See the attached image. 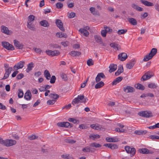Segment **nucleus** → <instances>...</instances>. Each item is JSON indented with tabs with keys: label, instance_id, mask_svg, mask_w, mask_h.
Returning <instances> with one entry per match:
<instances>
[{
	"label": "nucleus",
	"instance_id": "59",
	"mask_svg": "<svg viewBox=\"0 0 159 159\" xmlns=\"http://www.w3.org/2000/svg\"><path fill=\"white\" fill-rule=\"evenodd\" d=\"M50 82L51 84H53L55 83L56 78L55 76L52 75L50 78Z\"/></svg>",
	"mask_w": 159,
	"mask_h": 159
},
{
	"label": "nucleus",
	"instance_id": "48",
	"mask_svg": "<svg viewBox=\"0 0 159 159\" xmlns=\"http://www.w3.org/2000/svg\"><path fill=\"white\" fill-rule=\"evenodd\" d=\"M33 49L36 52L39 54H41V53L43 52V51L40 48L34 47L33 48Z\"/></svg>",
	"mask_w": 159,
	"mask_h": 159
},
{
	"label": "nucleus",
	"instance_id": "61",
	"mask_svg": "<svg viewBox=\"0 0 159 159\" xmlns=\"http://www.w3.org/2000/svg\"><path fill=\"white\" fill-rule=\"evenodd\" d=\"M28 138L30 140H34L37 139L38 138V136L34 135H32L29 136Z\"/></svg>",
	"mask_w": 159,
	"mask_h": 159
},
{
	"label": "nucleus",
	"instance_id": "25",
	"mask_svg": "<svg viewBox=\"0 0 159 159\" xmlns=\"http://www.w3.org/2000/svg\"><path fill=\"white\" fill-rule=\"evenodd\" d=\"M141 2L145 6H152L153 5L152 3L145 0H140Z\"/></svg>",
	"mask_w": 159,
	"mask_h": 159
},
{
	"label": "nucleus",
	"instance_id": "40",
	"mask_svg": "<svg viewBox=\"0 0 159 159\" xmlns=\"http://www.w3.org/2000/svg\"><path fill=\"white\" fill-rule=\"evenodd\" d=\"M68 120L70 122H73L74 124H79L80 122L79 120H76L74 118H69Z\"/></svg>",
	"mask_w": 159,
	"mask_h": 159
},
{
	"label": "nucleus",
	"instance_id": "33",
	"mask_svg": "<svg viewBox=\"0 0 159 159\" xmlns=\"http://www.w3.org/2000/svg\"><path fill=\"white\" fill-rule=\"evenodd\" d=\"M27 27L32 30L34 31L35 30V25L34 24H32L31 23L27 22Z\"/></svg>",
	"mask_w": 159,
	"mask_h": 159
},
{
	"label": "nucleus",
	"instance_id": "26",
	"mask_svg": "<svg viewBox=\"0 0 159 159\" xmlns=\"http://www.w3.org/2000/svg\"><path fill=\"white\" fill-rule=\"evenodd\" d=\"M106 140L109 142H117L118 141L117 138L115 137L110 138L107 137L106 138Z\"/></svg>",
	"mask_w": 159,
	"mask_h": 159
},
{
	"label": "nucleus",
	"instance_id": "39",
	"mask_svg": "<svg viewBox=\"0 0 159 159\" xmlns=\"http://www.w3.org/2000/svg\"><path fill=\"white\" fill-rule=\"evenodd\" d=\"M69 54L73 56H79L81 54V52L78 51H71Z\"/></svg>",
	"mask_w": 159,
	"mask_h": 159
},
{
	"label": "nucleus",
	"instance_id": "37",
	"mask_svg": "<svg viewBox=\"0 0 159 159\" xmlns=\"http://www.w3.org/2000/svg\"><path fill=\"white\" fill-rule=\"evenodd\" d=\"M135 86L136 89H139L143 90L145 89L143 85L139 83H138L135 85Z\"/></svg>",
	"mask_w": 159,
	"mask_h": 159
},
{
	"label": "nucleus",
	"instance_id": "5",
	"mask_svg": "<svg viewBox=\"0 0 159 159\" xmlns=\"http://www.w3.org/2000/svg\"><path fill=\"white\" fill-rule=\"evenodd\" d=\"M138 115L141 116L149 118L152 116V113L150 111H144L139 112Z\"/></svg>",
	"mask_w": 159,
	"mask_h": 159
},
{
	"label": "nucleus",
	"instance_id": "43",
	"mask_svg": "<svg viewBox=\"0 0 159 159\" xmlns=\"http://www.w3.org/2000/svg\"><path fill=\"white\" fill-rule=\"evenodd\" d=\"M100 137V135L98 134H92L89 136L90 139H95L99 138Z\"/></svg>",
	"mask_w": 159,
	"mask_h": 159
},
{
	"label": "nucleus",
	"instance_id": "30",
	"mask_svg": "<svg viewBox=\"0 0 159 159\" xmlns=\"http://www.w3.org/2000/svg\"><path fill=\"white\" fill-rule=\"evenodd\" d=\"M34 67V64L33 62H31L29 64L27 65V68L26 69V71L29 73L31 71Z\"/></svg>",
	"mask_w": 159,
	"mask_h": 159
},
{
	"label": "nucleus",
	"instance_id": "57",
	"mask_svg": "<svg viewBox=\"0 0 159 159\" xmlns=\"http://www.w3.org/2000/svg\"><path fill=\"white\" fill-rule=\"evenodd\" d=\"M149 138L152 140L159 139V136L157 135H151L149 136Z\"/></svg>",
	"mask_w": 159,
	"mask_h": 159
},
{
	"label": "nucleus",
	"instance_id": "20",
	"mask_svg": "<svg viewBox=\"0 0 159 159\" xmlns=\"http://www.w3.org/2000/svg\"><path fill=\"white\" fill-rule=\"evenodd\" d=\"M56 35L57 37L59 38H66L67 37L66 33L62 32H57L56 33Z\"/></svg>",
	"mask_w": 159,
	"mask_h": 159
},
{
	"label": "nucleus",
	"instance_id": "47",
	"mask_svg": "<svg viewBox=\"0 0 159 159\" xmlns=\"http://www.w3.org/2000/svg\"><path fill=\"white\" fill-rule=\"evenodd\" d=\"M18 91L19 92L18 93V97L20 98H22L23 97L24 95L23 91L21 89H19Z\"/></svg>",
	"mask_w": 159,
	"mask_h": 159
},
{
	"label": "nucleus",
	"instance_id": "46",
	"mask_svg": "<svg viewBox=\"0 0 159 159\" xmlns=\"http://www.w3.org/2000/svg\"><path fill=\"white\" fill-rule=\"evenodd\" d=\"M62 79L65 81L68 80V78L66 75L65 73H62L60 75Z\"/></svg>",
	"mask_w": 159,
	"mask_h": 159
},
{
	"label": "nucleus",
	"instance_id": "12",
	"mask_svg": "<svg viewBox=\"0 0 159 159\" xmlns=\"http://www.w3.org/2000/svg\"><path fill=\"white\" fill-rule=\"evenodd\" d=\"M127 55L125 53H120L118 55V59L121 61H125L127 58Z\"/></svg>",
	"mask_w": 159,
	"mask_h": 159
},
{
	"label": "nucleus",
	"instance_id": "22",
	"mask_svg": "<svg viewBox=\"0 0 159 159\" xmlns=\"http://www.w3.org/2000/svg\"><path fill=\"white\" fill-rule=\"evenodd\" d=\"M131 7L133 8L138 11H140L143 10V9L142 8L139 6L138 5L134 3L132 4Z\"/></svg>",
	"mask_w": 159,
	"mask_h": 159
},
{
	"label": "nucleus",
	"instance_id": "14",
	"mask_svg": "<svg viewBox=\"0 0 159 159\" xmlns=\"http://www.w3.org/2000/svg\"><path fill=\"white\" fill-rule=\"evenodd\" d=\"M135 62L136 60L135 59L131 60L130 62L126 64V68L129 69H131L134 66Z\"/></svg>",
	"mask_w": 159,
	"mask_h": 159
},
{
	"label": "nucleus",
	"instance_id": "13",
	"mask_svg": "<svg viewBox=\"0 0 159 159\" xmlns=\"http://www.w3.org/2000/svg\"><path fill=\"white\" fill-rule=\"evenodd\" d=\"M152 75L150 74L149 72H146L141 78V80L142 81H144L150 79Z\"/></svg>",
	"mask_w": 159,
	"mask_h": 159
},
{
	"label": "nucleus",
	"instance_id": "11",
	"mask_svg": "<svg viewBox=\"0 0 159 159\" xmlns=\"http://www.w3.org/2000/svg\"><path fill=\"white\" fill-rule=\"evenodd\" d=\"M106 76L102 72L98 73L95 78V81L96 83H98L101 80V78L102 79L106 78Z\"/></svg>",
	"mask_w": 159,
	"mask_h": 159
},
{
	"label": "nucleus",
	"instance_id": "21",
	"mask_svg": "<svg viewBox=\"0 0 159 159\" xmlns=\"http://www.w3.org/2000/svg\"><path fill=\"white\" fill-rule=\"evenodd\" d=\"M82 150L84 152H92L94 151V149H92L89 146H87L83 148Z\"/></svg>",
	"mask_w": 159,
	"mask_h": 159
},
{
	"label": "nucleus",
	"instance_id": "53",
	"mask_svg": "<svg viewBox=\"0 0 159 159\" xmlns=\"http://www.w3.org/2000/svg\"><path fill=\"white\" fill-rule=\"evenodd\" d=\"M68 17L70 18H72L74 17L75 15V14L74 12H71V13H68Z\"/></svg>",
	"mask_w": 159,
	"mask_h": 159
},
{
	"label": "nucleus",
	"instance_id": "45",
	"mask_svg": "<svg viewBox=\"0 0 159 159\" xmlns=\"http://www.w3.org/2000/svg\"><path fill=\"white\" fill-rule=\"evenodd\" d=\"M34 16L33 15H30L28 17V21L27 22H30L31 23L32 21L34 20Z\"/></svg>",
	"mask_w": 159,
	"mask_h": 159
},
{
	"label": "nucleus",
	"instance_id": "6",
	"mask_svg": "<svg viewBox=\"0 0 159 159\" xmlns=\"http://www.w3.org/2000/svg\"><path fill=\"white\" fill-rule=\"evenodd\" d=\"M25 62L21 61L16 64L13 67L14 70H17L20 69L22 68L24 66Z\"/></svg>",
	"mask_w": 159,
	"mask_h": 159
},
{
	"label": "nucleus",
	"instance_id": "23",
	"mask_svg": "<svg viewBox=\"0 0 159 159\" xmlns=\"http://www.w3.org/2000/svg\"><path fill=\"white\" fill-rule=\"evenodd\" d=\"M110 46L116 50H119L120 49V46L118 44L113 43L110 44Z\"/></svg>",
	"mask_w": 159,
	"mask_h": 159
},
{
	"label": "nucleus",
	"instance_id": "27",
	"mask_svg": "<svg viewBox=\"0 0 159 159\" xmlns=\"http://www.w3.org/2000/svg\"><path fill=\"white\" fill-rule=\"evenodd\" d=\"M124 71L123 67L122 66H119L117 71L115 73V75L116 76H118Z\"/></svg>",
	"mask_w": 159,
	"mask_h": 159
},
{
	"label": "nucleus",
	"instance_id": "58",
	"mask_svg": "<svg viewBox=\"0 0 159 159\" xmlns=\"http://www.w3.org/2000/svg\"><path fill=\"white\" fill-rule=\"evenodd\" d=\"M52 56H57L60 54L58 50H54L52 51Z\"/></svg>",
	"mask_w": 159,
	"mask_h": 159
},
{
	"label": "nucleus",
	"instance_id": "24",
	"mask_svg": "<svg viewBox=\"0 0 159 159\" xmlns=\"http://www.w3.org/2000/svg\"><path fill=\"white\" fill-rule=\"evenodd\" d=\"M129 22L131 25H137V22L136 20L133 18H128Z\"/></svg>",
	"mask_w": 159,
	"mask_h": 159
},
{
	"label": "nucleus",
	"instance_id": "51",
	"mask_svg": "<svg viewBox=\"0 0 159 159\" xmlns=\"http://www.w3.org/2000/svg\"><path fill=\"white\" fill-rule=\"evenodd\" d=\"M118 147V145L115 143H111L110 148L111 149H117Z\"/></svg>",
	"mask_w": 159,
	"mask_h": 159
},
{
	"label": "nucleus",
	"instance_id": "3",
	"mask_svg": "<svg viewBox=\"0 0 159 159\" xmlns=\"http://www.w3.org/2000/svg\"><path fill=\"white\" fill-rule=\"evenodd\" d=\"M2 46L9 50H13L15 49L14 47L11 44H10L8 42H2Z\"/></svg>",
	"mask_w": 159,
	"mask_h": 159
},
{
	"label": "nucleus",
	"instance_id": "2",
	"mask_svg": "<svg viewBox=\"0 0 159 159\" xmlns=\"http://www.w3.org/2000/svg\"><path fill=\"white\" fill-rule=\"evenodd\" d=\"M125 149L126 152L130 154L131 157L133 156L136 152V150L135 148H131L130 146H126L125 147Z\"/></svg>",
	"mask_w": 159,
	"mask_h": 159
},
{
	"label": "nucleus",
	"instance_id": "32",
	"mask_svg": "<svg viewBox=\"0 0 159 159\" xmlns=\"http://www.w3.org/2000/svg\"><path fill=\"white\" fill-rule=\"evenodd\" d=\"M40 25L44 27H48L49 25L48 23L46 20H43L40 22Z\"/></svg>",
	"mask_w": 159,
	"mask_h": 159
},
{
	"label": "nucleus",
	"instance_id": "44",
	"mask_svg": "<svg viewBox=\"0 0 159 159\" xmlns=\"http://www.w3.org/2000/svg\"><path fill=\"white\" fill-rule=\"evenodd\" d=\"M127 31L126 29H122L118 30L117 32V33L119 35H121L126 33Z\"/></svg>",
	"mask_w": 159,
	"mask_h": 159
},
{
	"label": "nucleus",
	"instance_id": "28",
	"mask_svg": "<svg viewBox=\"0 0 159 159\" xmlns=\"http://www.w3.org/2000/svg\"><path fill=\"white\" fill-rule=\"evenodd\" d=\"M50 98L53 99L54 100H56L59 98V96L54 93H51L49 95Z\"/></svg>",
	"mask_w": 159,
	"mask_h": 159
},
{
	"label": "nucleus",
	"instance_id": "18",
	"mask_svg": "<svg viewBox=\"0 0 159 159\" xmlns=\"http://www.w3.org/2000/svg\"><path fill=\"white\" fill-rule=\"evenodd\" d=\"M110 70H109V72L110 73L114 72L116 70L117 68V66L116 64H111L109 67Z\"/></svg>",
	"mask_w": 159,
	"mask_h": 159
},
{
	"label": "nucleus",
	"instance_id": "4",
	"mask_svg": "<svg viewBox=\"0 0 159 159\" xmlns=\"http://www.w3.org/2000/svg\"><path fill=\"white\" fill-rule=\"evenodd\" d=\"M3 145L7 147H10L15 145L16 143V141L12 139H6L4 141Z\"/></svg>",
	"mask_w": 159,
	"mask_h": 159
},
{
	"label": "nucleus",
	"instance_id": "50",
	"mask_svg": "<svg viewBox=\"0 0 159 159\" xmlns=\"http://www.w3.org/2000/svg\"><path fill=\"white\" fill-rule=\"evenodd\" d=\"M87 63L88 66H90L94 64V61L92 59H90L87 61Z\"/></svg>",
	"mask_w": 159,
	"mask_h": 159
},
{
	"label": "nucleus",
	"instance_id": "17",
	"mask_svg": "<svg viewBox=\"0 0 159 159\" xmlns=\"http://www.w3.org/2000/svg\"><path fill=\"white\" fill-rule=\"evenodd\" d=\"M32 95L30 91H27L25 94L24 98L27 100H30L31 98Z\"/></svg>",
	"mask_w": 159,
	"mask_h": 159
},
{
	"label": "nucleus",
	"instance_id": "55",
	"mask_svg": "<svg viewBox=\"0 0 159 159\" xmlns=\"http://www.w3.org/2000/svg\"><path fill=\"white\" fill-rule=\"evenodd\" d=\"M104 28L105 30L107 32H111L112 31V29L110 28L109 27H107V26H104Z\"/></svg>",
	"mask_w": 159,
	"mask_h": 159
},
{
	"label": "nucleus",
	"instance_id": "41",
	"mask_svg": "<svg viewBox=\"0 0 159 159\" xmlns=\"http://www.w3.org/2000/svg\"><path fill=\"white\" fill-rule=\"evenodd\" d=\"M90 146L91 147H94L95 148H99L101 146V144L96 143H90Z\"/></svg>",
	"mask_w": 159,
	"mask_h": 159
},
{
	"label": "nucleus",
	"instance_id": "60",
	"mask_svg": "<svg viewBox=\"0 0 159 159\" xmlns=\"http://www.w3.org/2000/svg\"><path fill=\"white\" fill-rule=\"evenodd\" d=\"M73 125L72 124H70L68 122H65V127L68 128L69 127H71Z\"/></svg>",
	"mask_w": 159,
	"mask_h": 159
},
{
	"label": "nucleus",
	"instance_id": "49",
	"mask_svg": "<svg viewBox=\"0 0 159 159\" xmlns=\"http://www.w3.org/2000/svg\"><path fill=\"white\" fill-rule=\"evenodd\" d=\"M65 141L66 143H69L73 144L76 143V141L73 139H66Z\"/></svg>",
	"mask_w": 159,
	"mask_h": 159
},
{
	"label": "nucleus",
	"instance_id": "10",
	"mask_svg": "<svg viewBox=\"0 0 159 159\" xmlns=\"http://www.w3.org/2000/svg\"><path fill=\"white\" fill-rule=\"evenodd\" d=\"M1 32L6 34L9 35L11 34L12 32L9 30L7 27L2 25L1 26Z\"/></svg>",
	"mask_w": 159,
	"mask_h": 159
},
{
	"label": "nucleus",
	"instance_id": "31",
	"mask_svg": "<svg viewBox=\"0 0 159 159\" xmlns=\"http://www.w3.org/2000/svg\"><path fill=\"white\" fill-rule=\"evenodd\" d=\"M44 75L47 80H49L51 78V75L49 72L48 70H44Z\"/></svg>",
	"mask_w": 159,
	"mask_h": 159
},
{
	"label": "nucleus",
	"instance_id": "9",
	"mask_svg": "<svg viewBox=\"0 0 159 159\" xmlns=\"http://www.w3.org/2000/svg\"><path fill=\"white\" fill-rule=\"evenodd\" d=\"M90 127L96 130H103L104 129L102 127V126L98 124H93L91 125Z\"/></svg>",
	"mask_w": 159,
	"mask_h": 159
},
{
	"label": "nucleus",
	"instance_id": "38",
	"mask_svg": "<svg viewBox=\"0 0 159 159\" xmlns=\"http://www.w3.org/2000/svg\"><path fill=\"white\" fill-rule=\"evenodd\" d=\"M147 132L146 130H136L134 132V133L137 135H140L143 134H146Z\"/></svg>",
	"mask_w": 159,
	"mask_h": 159
},
{
	"label": "nucleus",
	"instance_id": "62",
	"mask_svg": "<svg viewBox=\"0 0 159 159\" xmlns=\"http://www.w3.org/2000/svg\"><path fill=\"white\" fill-rule=\"evenodd\" d=\"M12 70L13 69L12 67H9L7 69H5V72L10 75Z\"/></svg>",
	"mask_w": 159,
	"mask_h": 159
},
{
	"label": "nucleus",
	"instance_id": "15",
	"mask_svg": "<svg viewBox=\"0 0 159 159\" xmlns=\"http://www.w3.org/2000/svg\"><path fill=\"white\" fill-rule=\"evenodd\" d=\"M123 89L124 91L126 93L133 92L134 90V88L129 86L124 87Z\"/></svg>",
	"mask_w": 159,
	"mask_h": 159
},
{
	"label": "nucleus",
	"instance_id": "7",
	"mask_svg": "<svg viewBox=\"0 0 159 159\" xmlns=\"http://www.w3.org/2000/svg\"><path fill=\"white\" fill-rule=\"evenodd\" d=\"M56 23L57 27L61 31L64 32L65 29L63 26V23L61 20L57 19L56 21Z\"/></svg>",
	"mask_w": 159,
	"mask_h": 159
},
{
	"label": "nucleus",
	"instance_id": "29",
	"mask_svg": "<svg viewBox=\"0 0 159 159\" xmlns=\"http://www.w3.org/2000/svg\"><path fill=\"white\" fill-rule=\"evenodd\" d=\"M123 77L121 76L118 77L116 78L112 82V85H115L117 83L120 82L122 80Z\"/></svg>",
	"mask_w": 159,
	"mask_h": 159
},
{
	"label": "nucleus",
	"instance_id": "64",
	"mask_svg": "<svg viewBox=\"0 0 159 159\" xmlns=\"http://www.w3.org/2000/svg\"><path fill=\"white\" fill-rule=\"evenodd\" d=\"M24 76V75L22 73H20L18 75L16 76V79L18 80H20L23 78Z\"/></svg>",
	"mask_w": 159,
	"mask_h": 159
},
{
	"label": "nucleus",
	"instance_id": "52",
	"mask_svg": "<svg viewBox=\"0 0 159 159\" xmlns=\"http://www.w3.org/2000/svg\"><path fill=\"white\" fill-rule=\"evenodd\" d=\"M148 87L150 88H156L157 85L155 83H151L148 84Z\"/></svg>",
	"mask_w": 159,
	"mask_h": 159
},
{
	"label": "nucleus",
	"instance_id": "35",
	"mask_svg": "<svg viewBox=\"0 0 159 159\" xmlns=\"http://www.w3.org/2000/svg\"><path fill=\"white\" fill-rule=\"evenodd\" d=\"M104 85V83L102 81L99 82L95 85V88L96 89H99Z\"/></svg>",
	"mask_w": 159,
	"mask_h": 159
},
{
	"label": "nucleus",
	"instance_id": "54",
	"mask_svg": "<svg viewBox=\"0 0 159 159\" xmlns=\"http://www.w3.org/2000/svg\"><path fill=\"white\" fill-rule=\"evenodd\" d=\"M56 102V100H49L47 101V104L48 105H53Z\"/></svg>",
	"mask_w": 159,
	"mask_h": 159
},
{
	"label": "nucleus",
	"instance_id": "36",
	"mask_svg": "<svg viewBox=\"0 0 159 159\" xmlns=\"http://www.w3.org/2000/svg\"><path fill=\"white\" fill-rule=\"evenodd\" d=\"M157 49L156 48H153L151 50L150 52L149 53V55L152 57L157 53Z\"/></svg>",
	"mask_w": 159,
	"mask_h": 159
},
{
	"label": "nucleus",
	"instance_id": "56",
	"mask_svg": "<svg viewBox=\"0 0 159 159\" xmlns=\"http://www.w3.org/2000/svg\"><path fill=\"white\" fill-rule=\"evenodd\" d=\"M56 7L58 9H61L63 7V4L61 2H58L56 3Z\"/></svg>",
	"mask_w": 159,
	"mask_h": 159
},
{
	"label": "nucleus",
	"instance_id": "19",
	"mask_svg": "<svg viewBox=\"0 0 159 159\" xmlns=\"http://www.w3.org/2000/svg\"><path fill=\"white\" fill-rule=\"evenodd\" d=\"M79 31L81 33V34H83L86 37H87L89 34V32L84 29L80 28L79 30Z\"/></svg>",
	"mask_w": 159,
	"mask_h": 159
},
{
	"label": "nucleus",
	"instance_id": "8",
	"mask_svg": "<svg viewBox=\"0 0 159 159\" xmlns=\"http://www.w3.org/2000/svg\"><path fill=\"white\" fill-rule=\"evenodd\" d=\"M14 43L15 46L18 49H22L23 48L24 45L18 40L16 39L14 40Z\"/></svg>",
	"mask_w": 159,
	"mask_h": 159
},
{
	"label": "nucleus",
	"instance_id": "1",
	"mask_svg": "<svg viewBox=\"0 0 159 159\" xmlns=\"http://www.w3.org/2000/svg\"><path fill=\"white\" fill-rule=\"evenodd\" d=\"M88 100L87 98H84V95H78L76 98H74L72 102V104L74 105L75 104H77L79 103L80 101L81 102H83L84 103H86Z\"/></svg>",
	"mask_w": 159,
	"mask_h": 159
},
{
	"label": "nucleus",
	"instance_id": "63",
	"mask_svg": "<svg viewBox=\"0 0 159 159\" xmlns=\"http://www.w3.org/2000/svg\"><path fill=\"white\" fill-rule=\"evenodd\" d=\"M65 122H58L57 123V125L59 127H65Z\"/></svg>",
	"mask_w": 159,
	"mask_h": 159
},
{
	"label": "nucleus",
	"instance_id": "16",
	"mask_svg": "<svg viewBox=\"0 0 159 159\" xmlns=\"http://www.w3.org/2000/svg\"><path fill=\"white\" fill-rule=\"evenodd\" d=\"M139 151L140 153L144 154H152V152H151L146 148L140 149L139 150Z\"/></svg>",
	"mask_w": 159,
	"mask_h": 159
},
{
	"label": "nucleus",
	"instance_id": "34",
	"mask_svg": "<svg viewBox=\"0 0 159 159\" xmlns=\"http://www.w3.org/2000/svg\"><path fill=\"white\" fill-rule=\"evenodd\" d=\"M94 38L95 41L98 43L100 44L102 43V39L101 37L100 36L97 35H95L94 36Z\"/></svg>",
	"mask_w": 159,
	"mask_h": 159
},
{
	"label": "nucleus",
	"instance_id": "42",
	"mask_svg": "<svg viewBox=\"0 0 159 159\" xmlns=\"http://www.w3.org/2000/svg\"><path fill=\"white\" fill-rule=\"evenodd\" d=\"M152 58V57L151 55H149V53L148 54L146 55L144 57L143 61H146L151 59Z\"/></svg>",
	"mask_w": 159,
	"mask_h": 159
}]
</instances>
